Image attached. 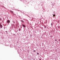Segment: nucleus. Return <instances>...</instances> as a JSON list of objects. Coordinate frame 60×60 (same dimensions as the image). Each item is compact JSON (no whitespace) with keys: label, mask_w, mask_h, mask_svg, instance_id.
<instances>
[{"label":"nucleus","mask_w":60,"mask_h":60,"mask_svg":"<svg viewBox=\"0 0 60 60\" xmlns=\"http://www.w3.org/2000/svg\"><path fill=\"white\" fill-rule=\"evenodd\" d=\"M55 41H56V40H55Z\"/></svg>","instance_id":"obj_10"},{"label":"nucleus","mask_w":60,"mask_h":60,"mask_svg":"<svg viewBox=\"0 0 60 60\" xmlns=\"http://www.w3.org/2000/svg\"><path fill=\"white\" fill-rule=\"evenodd\" d=\"M37 55H39V53H38V52H37Z\"/></svg>","instance_id":"obj_5"},{"label":"nucleus","mask_w":60,"mask_h":60,"mask_svg":"<svg viewBox=\"0 0 60 60\" xmlns=\"http://www.w3.org/2000/svg\"><path fill=\"white\" fill-rule=\"evenodd\" d=\"M22 26H23L24 27H26V26H25L23 24H22Z\"/></svg>","instance_id":"obj_3"},{"label":"nucleus","mask_w":60,"mask_h":60,"mask_svg":"<svg viewBox=\"0 0 60 60\" xmlns=\"http://www.w3.org/2000/svg\"><path fill=\"white\" fill-rule=\"evenodd\" d=\"M35 50H34V52H35Z\"/></svg>","instance_id":"obj_8"},{"label":"nucleus","mask_w":60,"mask_h":60,"mask_svg":"<svg viewBox=\"0 0 60 60\" xmlns=\"http://www.w3.org/2000/svg\"><path fill=\"white\" fill-rule=\"evenodd\" d=\"M45 28H46V26H45Z\"/></svg>","instance_id":"obj_7"},{"label":"nucleus","mask_w":60,"mask_h":60,"mask_svg":"<svg viewBox=\"0 0 60 60\" xmlns=\"http://www.w3.org/2000/svg\"><path fill=\"white\" fill-rule=\"evenodd\" d=\"M0 28H2L3 27V25L1 24V23H0Z\"/></svg>","instance_id":"obj_1"},{"label":"nucleus","mask_w":60,"mask_h":60,"mask_svg":"<svg viewBox=\"0 0 60 60\" xmlns=\"http://www.w3.org/2000/svg\"><path fill=\"white\" fill-rule=\"evenodd\" d=\"M52 24L51 23V25L52 26Z\"/></svg>","instance_id":"obj_9"},{"label":"nucleus","mask_w":60,"mask_h":60,"mask_svg":"<svg viewBox=\"0 0 60 60\" xmlns=\"http://www.w3.org/2000/svg\"><path fill=\"white\" fill-rule=\"evenodd\" d=\"M59 41H60V40H59Z\"/></svg>","instance_id":"obj_12"},{"label":"nucleus","mask_w":60,"mask_h":60,"mask_svg":"<svg viewBox=\"0 0 60 60\" xmlns=\"http://www.w3.org/2000/svg\"><path fill=\"white\" fill-rule=\"evenodd\" d=\"M53 16L54 17H55V16H56V15H53Z\"/></svg>","instance_id":"obj_4"},{"label":"nucleus","mask_w":60,"mask_h":60,"mask_svg":"<svg viewBox=\"0 0 60 60\" xmlns=\"http://www.w3.org/2000/svg\"><path fill=\"white\" fill-rule=\"evenodd\" d=\"M7 23H10V21L9 20H8L7 21Z\"/></svg>","instance_id":"obj_2"},{"label":"nucleus","mask_w":60,"mask_h":60,"mask_svg":"<svg viewBox=\"0 0 60 60\" xmlns=\"http://www.w3.org/2000/svg\"><path fill=\"white\" fill-rule=\"evenodd\" d=\"M11 12L12 13H13V11H11Z\"/></svg>","instance_id":"obj_6"},{"label":"nucleus","mask_w":60,"mask_h":60,"mask_svg":"<svg viewBox=\"0 0 60 60\" xmlns=\"http://www.w3.org/2000/svg\"><path fill=\"white\" fill-rule=\"evenodd\" d=\"M39 60H41V59H39Z\"/></svg>","instance_id":"obj_11"}]
</instances>
